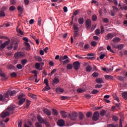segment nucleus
I'll use <instances>...</instances> for the list:
<instances>
[{"label":"nucleus","mask_w":127,"mask_h":127,"mask_svg":"<svg viewBox=\"0 0 127 127\" xmlns=\"http://www.w3.org/2000/svg\"><path fill=\"white\" fill-rule=\"evenodd\" d=\"M69 118L71 121H76L78 118V113L76 112H73L71 114H69Z\"/></svg>","instance_id":"1"},{"label":"nucleus","mask_w":127,"mask_h":127,"mask_svg":"<svg viewBox=\"0 0 127 127\" xmlns=\"http://www.w3.org/2000/svg\"><path fill=\"white\" fill-rule=\"evenodd\" d=\"M25 56V54H24V53L22 52H18L17 53H16L14 57L15 58V59H18V58H22Z\"/></svg>","instance_id":"2"},{"label":"nucleus","mask_w":127,"mask_h":127,"mask_svg":"<svg viewBox=\"0 0 127 127\" xmlns=\"http://www.w3.org/2000/svg\"><path fill=\"white\" fill-rule=\"evenodd\" d=\"M99 119H100V114H99V112H95L92 117L93 121H95V122H97V121H98Z\"/></svg>","instance_id":"3"},{"label":"nucleus","mask_w":127,"mask_h":127,"mask_svg":"<svg viewBox=\"0 0 127 127\" xmlns=\"http://www.w3.org/2000/svg\"><path fill=\"white\" fill-rule=\"evenodd\" d=\"M73 66L74 69L77 71V70H79V68H80V66H81V64L80 63V62L78 61L74 62L73 63Z\"/></svg>","instance_id":"4"},{"label":"nucleus","mask_w":127,"mask_h":127,"mask_svg":"<svg viewBox=\"0 0 127 127\" xmlns=\"http://www.w3.org/2000/svg\"><path fill=\"white\" fill-rule=\"evenodd\" d=\"M57 125L59 127H64L65 126V121H64V120L63 119L59 120V121H58Z\"/></svg>","instance_id":"5"},{"label":"nucleus","mask_w":127,"mask_h":127,"mask_svg":"<svg viewBox=\"0 0 127 127\" xmlns=\"http://www.w3.org/2000/svg\"><path fill=\"white\" fill-rule=\"evenodd\" d=\"M91 24H92V23L91 21V19H87L85 21V25L87 29H90V28H91Z\"/></svg>","instance_id":"6"},{"label":"nucleus","mask_w":127,"mask_h":127,"mask_svg":"<svg viewBox=\"0 0 127 127\" xmlns=\"http://www.w3.org/2000/svg\"><path fill=\"white\" fill-rule=\"evenodd\" d=\"M10 114V113H9V112H8L7 110H5L1 113V117L2 119H4L5 118H6L7 116H9Z\"/></svg>","instance_id":"7"},{"label":"nucleus","mask_w":127,"mask_h":127,"mask_svg":"<svg viewBox=\"0 0 127 127\" xmlns=\"http://www.w3.org/2000/svg\"><path fill=\"white\" fill-rule=\"evenodd\" d=\"M10 114V113H9V112H8L7 110H5L1 113V117L2 119H4L5 118H6L7 116H9Z\"/></svg>","instance_id":"8"},{"label":"nucleus","mask_w":127,"mask_h":127,"mask_svg":"<svg viewBox=\"0 0 127 127\" xmlns=\"http://www.w3.org/2000/svg\"><path fill=\"white\" fill-rule=\"evenodd\" d=\"M37 119L40 124H44L46 122V118H42L41 116H38Z\"/></svg>","instance_id":"9"},{"label":"nucleus","mask_w":127,"mask_h":127,"mask_svg":"<svg viewBox=\"0 0 127 127\" xmlns=\"http://www.w3.org/2000/svg\"><path fill=\"white\" fill-rule=\"evenodd\" d=\"M15 109V105H10L7 107L6 110H7L9 113V112H13V110Z\"/></svg>","instance_id":"10"},{"label":"nucleus","mask_w":127,"mask_h":127,"mask_svg":"<svg viewBox=\"0 0 127 127\" xmlns=\"http://www.w3.org/2000/svg\"><path fill=\"white\" fill-rule=\"evenodd\" d=\"M9 41H6L4 43L0 45V47L1 49L5 48V46H7L9 44Z\"/></svg>","instance_id":"11"},{"label":"nucleus","mask_w":127,"mask_h":127,"mask_svg":"<svg viewBox=\"0 0 127 127\" xmlns=\"http://www.w3.org/2000/svg\"><path fill=\"white\" fill-rule=\"evenodd\" d=\"M44 113L46 114L47 116H51V111L46 108H44L43 110Z\"/></svg>","instance_id":"12"},{"label":"nucleus","mask_w":127,"mask_h":127,"mask_svg":"<svg viewBox=\"0 0 127 127\" xmlns=\"http://www.w3.org/2000/svg\"><path fill=\"white\" fill-rule=\"evenodd\" d=\"M24 45L26 47V50L29 51L30 50V45L28 42H24Z\"/></svg>","instance_id":"13"},{"label":"nucleus","mask_w":127,"mask_h":127,"mask_svg":"<svg viewBox=\"0 0 127 127\" xmlns=\"http://www.w3.org/2000/svg\"><path fill=\"white\" fill-rule=\"evenodd\" d=\"M114 35L112 33H109L107 34V36L105 37L106 40H109V39L113 38Z\"/></svg>","instance_id":"14"},{"label":"nucleus","mask_w":127,"mask_h":127,"mask_svg":"<svg viewBox=\"0 0 127 127\" xmlns=\"http://www.w3.org/2000/svg\"><path fill=\"white\" fill-rule=\"evenodd\" d=\"M60 114L63 117V118H64V119H65V118H67V113L64 111H62L60 112Z\"/></svg>","instance_id":"15"},{"label":"nucleus","mask_w":127,"mask_h":127,"mask_svg":"<svg viewBox=\"0 0 127 127\" xmlns=\"http://www.w3.org/2000/svg\"><path fill=\"white\" fill-rule=\"evenodd\" d=\"M96 82L99 84H104V80H103V79L101 78H96Z\"/></svg>","instance_id":"16"},{"label":"nucleus","mask_w":127,"mask_h":127,"mask_svg":"<svg viewBox=\"0 0 127 127\" xmlns=\"http://www.w3.org/2000/svg\"><path fill=\"white\" fill-rule=\"evenodd\" d=\"M56 93L59 94V93H63L64 92V90L60 87L57 88L56 89Z\"/></svg>","instance_id":"17"},{"label":"nucleus","mask_w":127,"mask_h":127,"mask_svg":"<svg viewBox=\"0 0 127 127\" xmlns=\"http://www.w3.org/2000/svg\"><path fill=\"white\" fill-rule=\"evenodd\" d=\"M78 118L80 120H84V114L82 112H79L78 114Z\"/></svg>","instance_id":"18"},{"label":"nucleus","mask_w":127,"mask_h":127,"mask_svg":"<svg viewBox=\"0 0 127 127\" xmlns=\"http://www.w3.org/2000/svg\"><path fill=\"white\" fill-rule=\"evenodd\" d=\"M17 9L19 11V14H22V12H23V9L20 6H18Z\"/></svg>","instance_id":"19"},{"label":"nucleus","mask_w":127,"mask_h":127,"mask_svg":"<svg viewBox=\"0 0 127 127\" xmlns=\"http://www.w3.org/2000/svg\"><path fill=\"white\" fill-rule=\"evenodd\" d=\"M105 78L106 80H113L114 76L112 75H105Z\"/></svg>","instance_id":"20"},{"label":"nucleus","mask_w":127,"mask_h":127,"mask_svg":"<svg viewBox=\"0 0 127 127\" xmlns=\"http://www.w3.org/2000/svg\"><path fill=\"white\" fill-rule=\"evenodd\" d=\"M78 21L79 24H83L84 23V18L80 17L78 18Z\"/></svg>","instance_id":"21"},{"label":"nucleus","mask_w":127,"mask_h":127,"mask_svg":"<svg viewBox=\"0 0 127 127\" xmlns=\"http://www.w3.org/2000/svg\"><path fill=\"white\" fill-rule=\"evenodd\" d=\"M19 101L18 102L19 106H21L24 102H25V99H19Z\"/></svg>","instance_id":"22"},{"label":"nucleus","mask_w":127,"mask_h":127,"mask_svg":"<svg viewBox=\"0 0 127 127\" xmlns=\"http://www.w3.org/2000/svg\"><path fill=\"white\" fill-rule=\"evenodd\" d=\"M5 16V13L3 10H1L0 11V17H4Z\"/></svg>","instance_id":"23"},{"label":"nucleus","mask_w":127,"mask_h":127,"mask_svg":"<svg viewBox=\"0 0 127 127\" xmlns=\"http://www.w3.org/2000/svg\"><path fill=\"white\" fill-rule=\"evenodd\" d=\"M73 68V65L71 64H69L66 65V69L67 70H71Z\"/></svg>","instance_id":"24"},{"label":"nucleus","mask_w":127,"mask_h":127,"mask_svg":"<svg viewBox=\"0 0 127 127\" xmlns=\"http://www.w3.org/2000/svg\"><path fill=\"white\" fill-rule=\"evenodd\" d=\"M0 76L4 78L5 80H6V79H7V77L6 76L5 74H4V73L2 72L1 71H0Z\"/></svg>","instance_id":"25"},{"label":"nucleus","mask_w":127,"mask_h":127,"mask_svg":"<svg viewBox=\"0 0 127 127\" xmlns=\"http://www.w3.org/2000/svg\"><path fill=\"white\" fill-rule=\"evenodd\" d=\"M117 79L118 80H119V81H121L122 82L125 81V78L123 76H118L117 77Z\"/></svg>","instance_id":"26"},{"label":"nucleus","mask_w":127,"mask_h":127,"mask_svg":"<svg viewBox=\"0 0 127 127\" xmlns=\"http://www.w3.org/2000/svg\"><path fill=\"white\" fill-rule=\"evenodd\" d=\"M13 44H14V42H12L10 46L7 47L8 50H11L13 48Z\"/></svg>","instance_id":"27"},{"label":"nucleus","mask_w":127,"mask_h":127,"mask_svg":"<svg viewBox=\"0 0 127 127\" xmlns=\"http://www.w3.org/2000/svg\"><path fill=\"white\" fill-rule=\"evenodd\" d=\"M86 71L87 72H91V71H92V66H91V65H88L86 67Z\"/></svg>","instance_id":"28"},{"label":"nucleus","mask_w":127,"mask_h":127,"mask_svg":"<svg viewBox=\"0 0 127 127\" xmlns=\"http://www.w3.org/2000/svg\"><path fill=\"white\" fill-rule=\"evenodd\" d=\"M106 111L105 110H102L100 112V115L101 117H104V116H106Z\"/></svg>","instance_id":"29"},{"label":"nucleus","mask_w":127,"mask_h":127,"mask_svg":"<svg viewBox=\"0 0 127 127\" xmlns=\"http://www.w3.org/2000/svg\"><path fill=\"white\" fill-rule=\"evenodd\" d=\"M122 96L125 100H127V92H124L122 93Z\"/></svg>","instance_id":"30"},{"label":"nucleus","mask_w":127,"mask_h":127,"mask_svg":"<svg viewBox=\"0 0 127 127\" xmlns=\"http://www.w3.org/2000/svg\"><path fill=\"white\" fill-rule=\"evenodd\" d=\"M50 86H49V85H46L43 89V91H49L50 90Z\"/></svg>","instance_id":"31"},{"label":"nucleus","mask_w":127,"mask_h":127,"mask_svg":"<svg viewBox=\"0 0 127 127\" xmlns=\"http://www.w3.org/2000/svg\"><path fill=\"white\" fill-rule=\"evenodd\" d=\"M68 56L67 55L64 56V57H61L60 58V61L61 62L63 60H65V59H67Z\"/></svg>","instance_id":"32"},{"label":"nucleus","mask_w":127,"mask_h":127,"mask_svg":"<svg viewBox=\"0 0 127 127\" xmlns=\"http://www.w3.org/2000/svg\"><path fill=\"white\" fill-rule=\"evenodd\" d=\"M113 41L114 42L118 43L121 41V39H120V38L116 37L113 39Z\"/></svg>","instance_id":"33"},{"label":"nucleus","mask_w":127,"mask_h":127,"mask_svg":"<svg viewBox=\"0 0 127 127\" xmlns=\"http://www.w3.org/2000/svg\"><path fill=\"white\" fill-rule=\"evenodd\" d=\"M53 83L54 84H58L59 83V79H58L57 77L54 78Z\"/></svg>","instance_id":"34"},{"label":"nucleus","mask_w":127,"mask_h":127,"mask_svg":"<svg viewBox=\"0 0 127 127\" xmlns=\"http://www.w3.org/2000/svg\"><path fill=\"white\" fill-rule=\"evenodd\" d=\"M29 106H30V100H28L26 101V104L25 108H26V109H28V107H29Z\"/></svg>","instance_id":"35"},{"label":"nucleus","mask_w":127,"mask_h":127,"mask_svg":"<svg viewBox=\"0 0 127 127\" xmlns=\"http://www.w3.org/2000/svg\"><path fill=\"white\" fill-rule=\"evenodd\" d=\"M112 120L113 122H118V121H119V118L117 117V116H113L112 117Z\"/></svg>","instance_id":"36"},{"label":"nucleus","mask_w":127,"mask_h":127,"mask_svg":"<svg viewBox=\"0 0 127 127\" xmlns=\"http://www.w3.org/2000/svg\"><path fill=\"white\" fill-rule=\"evenodd\" d=\"M74 36H73V38H77V37H78V36L79 35V33H78V31H74Z\"/></svg>","instance_id":"37"},{"label":"nucleus","mask_w":127,"mask_h":127,"mask_svg":"<svg viewBox=\"0 0 127 127\" xmlns=\"http://www.w3.org/2000/svg\"><path fill=\"white\" fill-rule=\"evenodd\" d=\"M113 97L115 99V100L117 101V102H118V103H120V98H119V97L117 96V95L113 94Z\"/></svg>","instance_id":"38"},{"label":"nucleus","mask_w":127,"mask_h":127,"mask_svg":"<svg viewBox=\"0 0 127 127\" xmlns=\"http://www.w3.org/2000/svg\"><path fill=\"white\" fill-rule=\"evenodd\" d=\"M29 96L32 98V99H34V100H36V95L32 94H29Z\"/></svg>","instance_id":"39"},{"label":"nucleus","mask_w":127,"mask_h":127,"mask_svg":"<svg viewBox=\"0 0 127 127\" xmlns=\"http://www.w3.org/2000/svg\"><path fill=\"white\" fill-rule=\"evenodd\" d=\"M97 19H98V16H97L96 15V14L92 15V20L93 21H96V20H97Z\"/></svg>","instance_id":"40"},{"label":"nucleus","mask_w":127,"mask_h":127,"mask_svg":"<svg viewBox=\"0 0 127 127\" xmlns=\"http://www.w3.org/2000/svg\"><path fill=\"white\" fill-rule=\"evenodd\" d=\"M92 116H93V113H92L91 112H89L86 113V117L87 118H91V117H92Z\"/></svg>","instance_id":"41"},{"label":"nucleus","mask_w":127,"mask_h":127,"mask_svg":"<svg viewBox=\"0 0 127 127\" xmlns=\"http://www.w3.org/2000/svg\"><path fill=\"white\" fill-rule=\"evenodd\" d=\"M73 29L74 31H79V27H78V25H77V24H74L73 25Z\"/></svg>","instance_id":"42"},{"label":"nucleus","mask_w":127,"mask_h":127,"mask_svg":"<svg viewBox=\"0 0 127 127\" xmlns=\"http://www.w3.org/2000/svg\"><path fill=\"white\" fill-rule=\"evenodd\" d=\"M119 125L118 124L114 125V124H108L107 125V127H118Z\"/></svg>","instance_id":"43"},{"label":"nucleus","mask_w":127,"mask_h":127,"mask_svg":"<svg viewBox=\"0 0 127 127\" xmlns=\"http://www.w3.org/2000/svg\"><path fill=\"white\" fill-rule=\"evenodd\" d=\"M98 93H99V90H97V89H93L92 91H91V94H93V95L98 94Z\"/></svg>","instance_id":"44"},{"label":"nucleus","mask_w":127,"mask_h":127,"mask_svg":"<svg viewBox=\"0 0 127 127\" xmlns=\"http://www.w3.org/2000/svg\"><path fill=\"white\" fill-rule=\"evenodd\" d=\"M21 63L22 65H23V66H24V65H25V64H26V63H27V60L24 59V60H22L21 62Z\"/></svg>","instance_id":"45"},{"label":"nucleus","mask_w":127,"mask_h":127,"mask_svg":"<svg viewBox=\"0 0 127 127\" xmlns=\"http://www.w3.org/2000/svg\"><path fill=\"white\" fill-rule=\"evenodd\" d=\"M92 76L94 78H97V77H99V73L98 72H94L92 74Z\"/></svg>","instance_id":"46"},{"label":"nucleus","mask_w":127,"mask_h":127,"mask_svg":"<svg viewBox=\"0 0 127 127\" xmlns=\"http://www.w3.org/2000/svg\"><path fill=\"white\" fill-rule=\"evenodd\" d=\"M53 114L54 116H58V111L55 109H53Z\"/></svg>","instance_id":"47"},{"label":"nucleus","mask_w":127,"mask_h":127,"mask_svg":"<svg viewBox=\"0 0 127 127\" xmlns=\"http://www.w3.org/2000/svg\"><path fill=\"white\" fill-rule=\"evenodd\" d=\"M110 15H111V16H115L116 15V11L111 10L110 11Z\"/></svg>","instance_id":"48"},{"label":"nucleus","mask_w":127,"mask_h":127,"mask_svg":"<svg viewBox=\"0 0 127 127\" xmlns=\"http://www.w3.org/2000/svg\"><path fill=\"white\" fill-rule=\"evenodd\" d=\"M107 49V50H108V51H110V52H111L112 53H114V51L112 50V48L111 47V46H108Z\"/></svg>","instance_id":"49"},{"label":"nucleus","mask_w":127,"mask_h":127,"mask_svg":"<svg viewBox=\"0 0 127 127\" xmlns=\"http://www.w3.org/2000/svg\"><path fill=\"white\" fill-rule=\"evenodd\" d=\"M77 92H78V93H84V92H85V90L82 88H78Z\"/></svg>","instance_id":"50"},{"label":"nucleus","mask_w":127,"mask_h":127,"mask_svg":"<svg viewBox=\"0 0 127 127\" xmlns=\"http://www.w3.org/2000/svg\"><path fill=\"white\" fill-rule=\"evenodd\" d=\"M112 8L113 9V11H115V12H117V11L119 10V8L116 6H113Z\"/></svg>","instance_id":"51"},{"label":"nucleus","mask_w":127,"mask_h":127,"mask_svg":"<svg viewBox=\"0 0 127 127\" xmlns=\"http://www.w3.org/2000/svg\"><path fill=\"white\" fill-rule=\"evenodd\" d=\"M15 94H16V91H15V90H13L9 92L10 96H13V95H15Z\"/></svg>","instance_id":"52"},{"label":"nucleus","mask_w":127,"mask_h":127,"mask_svg":"<svg viewBox=\"0 0 127 127\" xmlns=\"http://www.w3.org/2000/svg\"><path fill=\"white\" fill-rule=\"evenodd\" d=\"M10 76L11 77H13V78H14V77H16V76H17V74L16 73V72H12L10 73Z\"/></svg>","instance_id":"53"},{"label":"nucleus","mask_w":127,"mask_h":127,"mask_svg":"<svg viewBox=\"0 0 127 127\" xmlns=\"http://www.w3.org/2000/svg\"><path fill=\"white\" fill-rule=\"evenodd\" d=\"M117 47H118V49H119V50H122V49H123V48H124V45L120 44V45H118Z\"/></svg>","instance_id":"54"},{"label":"nucleus","mask_w":127,"mask_h":127,"mask_svg":"<svg viewBox=\"0 0 127 127\" xmlns=\"http://www.w3.org/2000/svg\"><path fill=\"white\" fill-rule=\"evenodd\" d=\"M9 9L11 11H14V10H15V6H11L9 7Z\"/></svg>","instance_id":"55"},{"label":"nucleus","mask_w":127,"mask_h":127,"mask_svg":"<svg viewBox=\"0 0 127 127\" xmlns=\"http://www.w3.org/2000/svg\"><path fill=\"white\" fill-rule=\"evenodd\" d=\"M95 34L96 35H100V34L101 33V32H100V29H97L95 31Z\"/></svg>","instance_id":"56"},{"label":"nucleus","mask_w":127,"mask_h":127,"mask_svg":"<svg viewBox=\"0 0 127 127\" xmlns=\"http://www.w3.org/2000/svg\"><path fill=\"white\" fill-rule=\"evenodd\" d=\"M44 84H45L46 86H48V85H49V83H48V79H47V78L44 79Z\"/></svg>","instance_id":"57"},{"label":"nucleus","mask_w":127,"mask_h":127,"mask_svg":"<svg viewBox=\"0 0 127 127\" xmlns=\"http://www.w3.org/2000/svg\"><path fill=\"white\" fill-rule=\"evenodd\" d=\"M5 99L3 97V96L2 95L0 94V102H3Z\"/></svg>","instance_id":"58"},{"label":"nucleus","mask_w":127,"mask_h":127,"mask_svg":"<svg viewBox=\"0 0 127 127\" xmlns=\"http://www.w3.org/2000/svg\"><path fill=\"white\" fill-rule=\"evenodd\" d=\"M7 69H14V66L12 64H9L7 65Z\"/></svg>","instance_id":"59"},{"label":"nucleus","mask_w":127,"mask_h":127,"mask_svg":"<svg viewBox=\"0 0 127 127\" xmlns=\"http://www.w3.org/2000/svg\"><path fill=\"white\" fill-rule=\"evenodd\" d=\"M36 127H42V125L41 123H39V122H37L35 124Z\"/></svg>","instance_id":"60"},{"label":"nucleus","mask_w":127,"mask_h":127,"mask_svg":"<svg viewBox=\"0 0 127 127\" xmlns=\"http://www.w3.org/2000/svg\"><path fill=\"white\" fill-rule=\"evenodd\" d=\"M16 68L17 69H18L19 70L21 69V68H22V65L20 64H18L16 65Z\"/></svg>","instance_id":"61"},{"label":"nucleus","mask_w":127,"mask_h":127,"mask_svg":"<svg viewBox=\"0 0 127 127\" xmlns=\"http://www.w3.org/2000/svg\"><path fill=\"white\" fill-rule=\"evenodd\" d=\"M17 32H18V33L21 34V35H23V32H22L20 29H17Z\"/></svg>","instance_id":"62"},{"label":"nucleus","mask_w":127,"mask_h":127,"mask_svg":"<svg viewBox=\"0 0 127 127\" xmlns=\"http://www.w3.org/2000/svg\"><path fill=\"white\" fill-rule=\"evenodd\" d=\"M91 46L95 47L96 45H97V42L96 41H92L91 42Z\"/></svg>","instance_id":"63"},{"label":"nucleus","mask_w":127,"mask_h":127,"mask_svg":"<svg viewBox=\"0 0 127 127\" xmlns=\"http://www.w3.org/2000/svg\"><path fill=\"white\" fill-rule=\"evenodd\" d=\"M102 20L105 22V23H108V22H109V19L107 18H103Z\"/></svg>","instance_id":"64"}]
</instances>
